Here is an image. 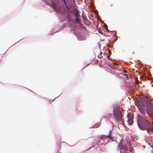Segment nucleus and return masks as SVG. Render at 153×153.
<instances>
[{
	"label": "nucleus",
	"mask_w": 153,
	"mask_h": 153,
	"mask_svg": "<svg viewBox=\"0 0 153 153\" xmlns=\"http://www.w3.org/2000/svg\"><path fill=\"white\" fill-rule=\"evenodd\" d=\"M137 124L139 128L142 130H146L149 134L153 133V124L151 123L149 118L144 115L139 117Z\"/></svg>",
	"instance_id": "f257e3e1"
},
{
	"label": "nucleus",
	"mask_w": 153,
	"mask_h": 153,
	"mask_svg": "<svg viewBox=\"0 0 153 153\" xmlns=\"http://www.w3.org/2000/svg\"><path fill=\"white\" fill-rule=\"evenodd\" d=\"M113 115L114 119L117 121L119 122L122 120V113L119 107L114 108L113 111Z\"/></svg>",
	"instance_id": "f03ea898"
},
{
	"label": "nucleus",
	"mask_w": 153,
	"mask_h": 153,
	"mask_svg": "<svg viewBox=\"0 0 153 153\" xmlns=\"http://www.w3.org/2000/svg\"><path fill=\"white\" fill-rule=\"evenodd\" d=\"M146 112L148 115L150 117L153 114V104L149 102L146 108Z\"/></svg>",
	"instance_id": "7ed1b4c3"
},
{
	"label": "nucleus",
	"mask_w": 153,
	"mask_h": 153,
	"mask_svg": "<svg viewBox=\"0 0 153 153\" xmlns=\"http://www.w3.org/2000/svg\"><path fill=\"white\" fill-rule=\"evenodd\" d=\"M147 105V103L146 102H143L139 103L138 105L137 106L138 109L141 114H146L145 108Z\"/></svg>",
	"instance_id": "20e7f679"
},
{
	"label": "nucleus",
	"mask_w": 153,
	"mask_h": 153,
	"mask_svg": "<svg viewBox=\"0 0 153 153\" xmlns=\"http://www.w3.org/2000/svg\"><path fill=\"white\" fill-rule=\"evenodd\" d=\"M112 132V131H109V133L108 135H102L101 136L100 138L101 139H107L109 138V140L111 141H112L113 140L114 138L111 136V133Z\"/></svg>",
	"instance_id": "39448f33"
},
{
	"label": "nucleus",
	"mask_w": 153,
	"mask_h": 153,
	"mask_svg": "<svg viewBox=\"0 0 153 153\" xmlns=\"http://www.w3.org/2000/svg\"><path fill=\"white\" fill-rule=\"evenodd\" d=\"M127 117L128 118L127 120L128 123L129 125H131L133 123V117L130 114L127 115Z\"/></svg>",
	"instance_id": "423d86ee"
},
{
	"label": "nucleus",
	"mask_w": 153,
	"mask_h": 153,
	"mask_svg": "<svg viewBox=\"0 0 153 153\" xmlns=\"http://www.w3.org/2000/svg\"><path fill=\"white\" fill-rule=\"evenodd\" d=\"M74 15L76 17H79V13L77 9L75 10V12L74 13Z\"/></svg>",
	"instance_id": "0eeeda50"
},
{
	"label": "nucleus",
	"mask_w": 153,
	"mask_h": 153,
	"mask_svg": "<svg viewBox=\"0 0 153 153\" xmlns=\"http://www.w3.org/2000/svg\"><path fill=\"white\" fill-rule=\"evenodd\" d=\"M75 22L77 23H79L80 22V19L79 18V17H76L75 19Z\"/></svg>",
	"instance_id": "6e6552de"
},
{
	"label": "nucleus",
	"mask_w": 153,
	"mask_h": 153,
	"mask_svg": "<svg viewBox=\"0 0 153 153\" xmlns=\"http://www.w3.org/2000/svg\"><path fill=\"white\" fill-rule=\"evenodd\" d=\"M64 3V4H65V7H66L68 9H69V7H68V6L67 5V4H66V1L65 0H64V1H63V3Z\"/></svg>",
	"instance_id": "1a4fd4ad"
},
{
	"label": "nucleus",
	"mask_w": 153,
	"mask_h": 153,
	"mask_svg": "<svg viewBox=\"0 0 153 153\" xmlns=\"http://www.w3.org/2000/svg\"><path fill=\"white\" fill-rule=\"evenodd\" d=\"M64 3V4H65V7H66L68 9H69V7H68V6L67 5V4H66V1L65 0H64V1H63V3Z\"/></svg>",
	"instance_id": "9d476101"
},
{
	"label": "nucleus",
	"mask_w": 153,
	"mask_h": 153,
	"mask_svg": "<svg viewBox=\"0 0 153 153\" xmlns=\"http://www.w3.org/2000/svg\"><path fill=\"white\" fill-rule=\"evenodd\" d=\"M52 7L54 8V9H56V6L55 4H53L52 5Z\"/></svg>",
	"instance_id": "9b49d317"
},
{
	"label": "nucleus",
	"mask_w": 153,
	"mask_h": 153,
	"mask_svg": "<svg viewBox=\"0 0 153 153\" xmlns=\"http://www.w3.org/2000/svg\"><path fill=\"white\" fill-rule=\"evenodd\" d=\"M135 81L137 82V83L138 84L139 83V82L137 81V77H135Z\"/></svg>",
	"instance_id": "f8f14e48"
},
{
	"label": "nucleus",
	"mask_w": 153,
	"mask_h": 153,
	"mask_svg": "<svg viewBox=\"0 0 153 153\" xmlns=\"http://www.w3.org/2000/svg\"><path fill=\"white\" fill-rule=\"evenodd\" d=\"M64 0H60L61 2L62 3V4L63 3V1H64Z\"/></svg>",
	"instance_id": "ddd939ff"
},
{
	"label": "nucleus",
	"mask_w": 153,
	"mask_h": 153,
	"mask_svg": "<svg viewBox=\"0 0 153 153\" xmlns=\"http://www.w3.org/2000/svg\"><path fill=\"white\" fill-rule=\"evenodd\" d=\"M150 117H152L153 118V114H152Z\"/></svg>",
	"instance_id": "4468645a"
},
{
	"label": "nucleus",
	"mask_w": 153,
	"mask_h": 153,
	"mask_svg": "<svg viewBox=\"0 0 153 153\" xmlns=\"http://www.w3.org/2000/svg\"><path fill=\"white\" fill-rule=\"evenodd\" d=\"M124 75H125V76H126V75H127V74H124Z\"/></svg>",
	"instance_id": "2eb2a0df"
}]
</instances>
